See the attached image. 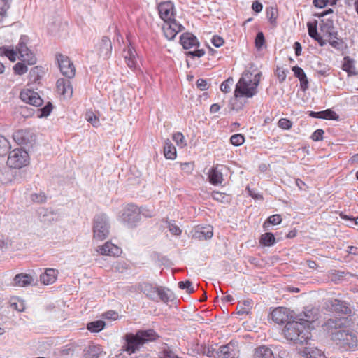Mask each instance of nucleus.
Returning <instances> with one entry per match:
<instances>
[{"mask_svg":"<svg viewBox=\"0 0 358 358\" xmlns=\"http://www.w3.org/2000/svg\"><path fill=\"white\" fill-rule=\"evenodd\" d=\"M196 86L201 90H206L208 88V84L204 79H198L196 81Z\"/></svg>","mask_w":358,"mask_h":358,"instance_id":"0e129e2a","label":"nucleus"},{"mask_svg":"<svg viewBox=\"0 0 358 358\" xmlns=\"http://www.w3.org/2000/svg\"><path fill=\"white\" fill-rule=\"evenodd\" d=\"M271 318L277 324H283L289 320V313L287 308L278 307L271 313Z\"/></svg>","mask_w":358,"mask_h":358,"instance_id":"f3484780","label":"nucleus"},{"mask_svg":"<svg viewBox=\"0 0 358 358\" xmlns=\"http://www.w3.org/2000/svg\"><path fill=\"white\" fill-rule=\"evenodd\" d=\"M278 125L282 129L288 130L292 128V122L287 118H281L279 120Z\"/></svg>","mask_w":358,"mask_h":358,"instance_id":"603ef678","label":"nucleus"},{"mask_svg":"<svg viewBox=\"0 0 358 358\" xmlns=\"http://www.w3.org/2000/svg\"><path fill=\"white\" fill-rule=\"evenodd\" d=\"M17 51L12 47L3 46L0 48V55L7 57L10 62H15L17 58Z\"/></svg>","mask_w":358,"mask_h":358,"instance_id":"2f4dec72","label":"nucleus"},{"mask_svg":"<svg viewBox=\"0 0 358 358\" xmlns=\"http://www.w3.org/2000/svg\"><path fill=\"white\" fill-rule=\"evenodd\" d=\"M128 268V266L124 262H117L115 265V269L119 272H123Z\"/></svg>","mask_w":358,"mask_h":358,"instance_id":"680f3d73","label":"nucleus"},{"mask_svg":"<svg viewBox=\"0 0 358 358\" xmlns=\"http://www.w3.org/2000/svg\"><path fill=\"white\" fill-rule=\"evenodd\" d=\"M159 335L153 329L138 330L135 334L127 333L124 335L125 343L122 350L129 355L135 353L146 343L154 341Z\"/></svg>","mask_w":358,"mask_h":358,"instance_id":"7ed1b4c3","label":"nucleus"},{"mask_svg":"<svg viewBox=\"0 0 358 358\" xmlns=\"http://www.w3.org/2000/svg\"><path fill=\"white\" fill-rule=\"evenodd\" d=\"M292 71L294 72V76L299 79L306 75L304 71L298 66H293Z\"/></svg>","mask_w":358,"mask_h":358,"instance_id":"e2e57ef3","label":"nucleus"},{"mask_svg":"<svg viewBox=\"0 0 358 358\" xmlns=\"http://www.w3.org/2000/svg\"><path fill=\"white\" fill-rule=\"evenodd\" d=\"M158 11L164 22L175 19V8L173 3L171 1L160 3L158 6Z\"/></svg>","mask_w":358,"mask_h":358,"instance_id":"ddd939ff","label":"nucleus"},{"mask_svg":"<svg viewBox=\"0 0 358 358\" xmlns=\"http://www.w3.org/2000/svg\"><path fill=\"white\" fill-rule=\"evenodd\" d=\"M324 131L322 129L315 130L311 135V139L314 141H322L324 137Z\"/></svg>","mask_w":358,"mask_h":358,"instance_id":"6e6d98bb","label":"nucleus"},{"mask_svg":"<svg viewBox=\"0 0 358 358\" xmlns=\"http://www.w3.org/2000/svg\"><path fill=\"white\" fill-rule=\"evenodd\" d=\"M178 287L181 289H186V292L188 294H192L194 292V287L192 286V282L189 280L187 281H180L178 282Z\"/></svg>","mask_w":358,"mask_h":358,"instance_id":"3c124183","label":"nucleus"},{"mask_svg":"<svg viewBox=\"0 0 358 358\" xmlns=\"http://www.w3.org/2000/svg\"><path fill=\"white\" fill-rule=\"evenodd\" d=\"M255 46L260 49L265 43V38L262 32H258L255 38Z\"/></svg>","mask_w":358,"mask_h":358,"instance_id":"5fc2aeb1","label":"nucleus"},{"mask_svg":"<svg viewBox=\"0 0 358 358\" xmlns=\"http://www.w3.org/2000/svg\"><path fill=\"white\" fill-rule=\"evenodd\" d=\"M333 340L345 350L355 349L358 346L357 336L351 330L337 331L333 334Z\"/></svg>","mask_w":358,"mask_h":358,"instance_id":"20e7f679","label":"nucleus"},{"mask_svg":"<svg viewBox=\"0 0 358 358\" xmlns=\"http://www.w3.org/2000/svg\"><path fill=\"white\" fill-rule=\"evenodd\" d=\"M253 305V301L251 299L244 300L243 302H239L237 306V313L238 315L248 314Z\"/></svg>","mask_w":358,"mask_h":358,"instance_id":"473e14b6","label":"nucleus"},{"mask_svg":"<svg viewBox=\"0 0 358 358\" xmlns=\"http://www.w3.org/2000/svg\"><path fill=\"white\" fill-rule=\"evenodd\" d=\"M254 358H275L273 350L268 346L260 345L254 350Z\"/></svg>","mask_w":358,"mask_h":358,"instance_id":"bb28decb","label":"nucleus"},{"mask_svg":"<svg viewBox=\"0 0 358 358\" xmlns=\"http://www.w3.org/2000/svg\"><path fill=\"white\" fill-rule=\"evenodd\" d=\"M47 196L44 192L35 193L31 195V200L34 203H43L46 201Z\"/></svg>","mask_w":358,"mask_h":358,"instance_id":"de8ad7c7","label":"nucleus"},{"mask_svg":"<svg viewBox=\"0 0 358 358\" xmlns=\"http://www.w3.org/2000/svg\"><path fill=\"white\" fill-rule=\"evenodd\" d=\"M164 155L167 159L173 160L177 157L176 148L169 139L165 141Z\"/></svg>","mask_w":358,"mask_h":358,"instance_id":"c85d7f7f","label":"nucleus"},{"mask_svg":"<svg viewBox=\"0 0 358 358\" xmlns=\"http://www.w3.org/2000/svg\"><path fill=\"white\" fill-rule=\"evenodd\" d=\"M20 98L23 102L36 107L41 106L43 102L38 92L29 88L22 90Z\"/></svg>","mask_w":358,"mask_h":358,"instance_id":"9d476101","label":"nucleus"},{"mask_svg":"<svg viewBox=\"0 0 358 358\" xmlns=\"http://www.w3.org/2000/svg\"><path fill=\"white\" fill-rule=\"evenodd\" d=\"M109 234V225L105 215L95 217L93 224V238L97 241L105 240Z\"/></svg>","mask_w":358,"mask_h":358,"instance_id":"423d86ee","label":"nucleus"},{"mask_svg":"<svg viewBox=\"0 0 358 358\" xmlns=\"http://www.w3.org/2000/svg\"><path fill=\"white\" fill-rule=\"evenodd\" d=\"M52 110V105L50 103H48L46 106H45L43 108L41 109V115L39 117H47L50 115Z\"/></svg>","mask_w":358,"mask_h":358,"instance_id":"13d9d810","label":"nucleus"},{"mask_svg":"<svg viewBox=\"0 0 358 358\" xmlns=\"http://www.w3.org/2000/svg\"><path fill=\"white\" fill-rule=\"evenodd\" d=\"M157 294L159 296L160 300L165 303H168L173 298V294L170 290L162 287L159 288Z\"/></svg>","mask_w":358,"mask_h":358,"instance_id":"58836bf2","label":"nucleus"},{"mask_svg":"<svg viewBox=\"0 0 358 358\" xmlns=\"http://www.w3.org/2000/svg\"><path fill=\"white\" fill-rule=\"evenodd\" d=\"M259 243L263 246H271L275 243V238L271 232L263 234L259 238Z\"/></svg>","mask_w":358,"mask_h":358,"instance_id":"c9c22d12","label":"nucleus"},{"mask_svg":"<svg viewBox=\"0 0 358 358\" xmlns=\"http://www.w3.org/2000/svg\"><path fill=\"white\" fill-rule=\"evenodd\" d=\"M96 252L101 255L119 257L121 255L122 250L111 241H107L103 245L99 246L96 248Z\"/></svg>","mask_w":358,"mask_h":358,"instance_id":"4468645a","label":"nucleus"},{"mask_svg":"<svg viewBox=\"0 0 358 358\" xmlns=\"http://www.w3.org/2000/svg\"><path fill=\"white\" fill-rule=\"evenodd\" d=\"M172 138L176 145L180 148H183L187 145L185 138L181 132L178 131L174 133L173 134Z\"/></svg>","mask_w":358,"mask_h":358,"instance_id":"a19ab883","label":"nucleus"},{"mask_svg":"<svg viewBox=\"0 0 358 358\" xmlns=\"http://www.w3.org/2000/svg\"><path fill=\"white\" fill-rule=\"evenodd\" d=\"M301 354L303 358H327L322 350L310 345L305 347Z\"/></svg>","mask_w":358,"mask_h":358,"instance_id":"6ab92c4d","label":"nucleus"},{"mask_svg":"<svg viewBox=\"0 0 358 358\" xmlns=\"http://www.w3.org/2000/svg\"><path fill=\"white\" fill-rule=\"evenodd\" d=\"M43 74V70L39 66L33 67L29 73V82L31 83H36L38 82Z\"/></svg>","mask_w":358,"mask_h":358,"instance_id":"f704fd0d","label":"nucleus"},{"mask_svg":"<svg viewBox=\"0 0 358 358\" xmlns=\"http://www.w3.org/2000/svg\"><path fill=\"white\" fill-rule=\"evenodd\" d=\"M312 323L307 320L287 322L283 329L285 338L295 344H307L311 339Z\"/></svg>","mask_w":358,"mask_h":358,"instance_id":"f257e3e1","label":"nucleus"},{"mask_svg":"<svg viewBox=\"0 0 358 358\" xmlns=\"http://www.w3.org/2000/svg\"><path fill=\"white\" fill-rule=\"evenodd\" d=\"M211 42L213 45L217 48L221 47L224 44V39L219 36H213Z\"/></svg>","mask_w":358,"mask_h":358,"instance_id":"bf43d9fd","label":"nucleus"},{"mask_svg":"<svg viewBox=\"0 0 358 358\" xmlns=\"http://www.w3.org/2000/svg\"><path fill=\"white\" fill-rule=\"evenodd\" d=\"M309 115L314 118H318V119H324V120H339V115L336 113L334 110L331 109H327L325 110L319 111V112H314L310 111L309 113Z\"/></svg>","mask_w":358,"mask_h":358,"instance_id":"5701e85b","label":"nucleus"},{"mask_svg":"<svg viewBox=\"0 0 358 358\" xmlns=\"http://www.w3.org/2000/svg\"><path fill=\"white\" fill-rule=\"evenodd\" d=\"M266 14L269 22L272 25L275 26L278 17V9L273 6L267 7L266 9Z\"/></svg>","mask_w":358,"mask_h":358,"instance_id":"e433bc0d","label":"nucleus"},{"mask_svg":"<svg viewBox=\"0 0 358 358\" xmlns=\"http://www.w3.org/2000/svg\"><path fill=\"white\" fill-rule=\"evenodd\" d=\"M238 351L232 345L228 344L222 345L216 351L217 358H237L238 357Z\"/></svg>","mask_w":358,"mask_h":358,"instance_id":"a211bd4d","label":"nucleus"},{"mask_svg":"<svg viewBox=\"0 0 358 358\" xmlns=\"http://www.w3.org/2000/svg\"><path fill=\"white\" fill-rule=\"evenodd\" d=\"M124 59L127 66L130 69H135L136 68L137 61L136 59V54L131 48H129L125 51Z\"/></svg>","mask_w":358,"mask_h":358,"instance_id":"72a5a7b5","label":"nucleus"},{"mask_svg":"<svg viewBox=\"0 0 358 358\" xmlns=\"http://www.w3.org/2000/svg\"><path fill=\"white\" fill-rule=\"evenodd\" d=\"M74 351L73 347L71 345H66L61 351V354L63 355H69L72 354Z\"/></svg>","mask_w":358,"mask_h":358,"instance_id":"774afa93","label":"nucleus"},{"mask_svg":"<svg viewBox=\"0 0 358 358\" xmlns=\"http://www.w3.org/2000/svg\"><path fill=\"white\" fill-rule=\"evenodd\" d=\"M29 162V156L27 152L22 149H14L8 155L7 165L13 169H21Z\"/></svg>","mask_w":358,"mask_h":358,"instance_id":"39448f33","label":"nucleus"},{"mask_svg":"<svg viewBox=\"0 0 358 358\" xmlns=\"http://www.w3.org/2000/svg\"><path fill=\"white\" fill-rule=\"evenodd\" d=\"M230 142L234 146H240L245 142V137L241 134H234L230 138Z\"/></svg>","mask_w":358,"mask_h":358,"instance_id":"49530a36","label":"nucleus"},{"mask_svg":"<svg viewBox=\"0 0 358 358\" xmlns=\"http://www.w3.org/2000/svg\"><path fill=\"white\" fill-rule=\"evenodd\" d=\"M289 73L288 69L283 68L282 66H277L275 70V76H277L280 83H282L285 80L287 74Z\"/></svg>","mask_w":358,"mask_h":358,"instance_id":"a18cd8bd","label":"nucleus"},{"mask_svg":"<svg viewBox=\"0 0 358 358\" xmlns=\"http://www.w3.org/2000/svg\"><path fill=\"white\" fill-rule=\"evenodd\" d=\"M85 117L87 122H90L94 127H98L100 125L99 117L92 111L87 112Z\"/></svg>","mask_w":358,"mask_h":358,"instance_id":"c03bdc74","label":"nucleus"},{"mask_svg":"<svg viewBox=\"0 0 358 358\" xmlns=\"http://www.w3.org/2000/svg\"><path fill=\"white\" fill-rule=\"evenodd\" d=\"M209 182L213 185L221 184L224 179L223 175L220 171L218 170L217 166H213L208 173Z\"/></svg>","mask_w":358,"mask_h":358,"instance_id":"a878e982","label":"nucleus"},{"mask_svg":"<svg viewBox=\"0 0 358 358\" xmlns=\"http://www.w3.org/2000/svg\"><path fill=\"white\" fill-rule=\"evenodd\" d=\"M282 222V217L280 215L275 214L270 216L266 222L263 224V227L264 229L268 228V224H279Z\"/></svg>","mask_w":358,"mask_h":358,"instance_id":"79ce46f5","label":"nucleus"},{"mask_svg":"<svg viewBox=\"0 0 358 358\" xmlns=\"http://www.w3.org/2000/svg\"><path fill=\"white\" fill-rule=\"evenodd\" d=\"M317 24L316 20L307 23L308 34L312 38L317 41L320 46H324L326 44V41H324L323 38L317 33Z\"/></svg>","mask_w":358,"mask_h":358,"instance_id":"b1692460","label":"nucleus"},{"mask_svg":"<svg viewBox=\"0 0 358 358\" xmlns=\"http://www.w3.org/2000/svg\"><path fill=\"white\" fill-rule=\"evenodd\" d=\"M17 51L19 59L27 63L29 65H34L36 63L37 59L35 55L28 48L22 38L17 45Z\"/></svg>","mask_w":358,"mask_h":358,"instance_id":"1a4fd4ad","label":"nucleus"},{"mask_svg":"<svg viewBox=\"0 0 358 358\" xmlns=\"http://www.w3.org/2000/svg\"><path fill=\"white\" fill-rule=\"evenodd\" d=\"M180 166L181 169L185 171L186 173L191 174L194 167V163L193 162L180 163Z\"/></svg>","mask_w":358,"mask_h":358,"instance_id":"864d4df0","label":"nucleus"},{"mask_svg":"<svg viewBox=\"0 0 358 358\" xmlns=\"http://www.w3.org/2000/svg\"><path fill=\"white\" fill-rule=\"evenodd\" d=\"M102 46L106 49V50H111L112 49V44L111 41L109 38L108 37H103L101 40Z\"/></svg>","mask_w":358,"mask_h":358,"instance_id":"69168bd1","label":"nucleus"},{"mask_svg":"<svg viewBox=\"0 0 358 358\" xmlns=\"http://www.w3.org/2000/svg\"><path fill=\"white\" fill-rule=\"evenodd\" d=\"M328 307L334 312L348 314L350 310L345 304L338 299H332L329 301Z\"/></svg>","mask_w":358,"mask_h":358,"instance_id":"393cba45","label":"nucleus"},{"mask_svg":"<svg viewBox=\"0 0 358 358\" xmlns=\"http://www.w3.org/2000/svg\"><path fill=\"white\" fill-rule=\"evenodd\" d=\"M233 83L234 79L231 77H229L222 83L220 85V90L224 93L229 92Z\"/></svg>","mask_w":358,"mask_h":358,"instance_id":"09e8293b","label":"nucleus"},{"mask_svg":"<svg viewBox=\"0 0 358 358\" xmlns=\"http://www.w3.org/2000/svg\"><path fill=\"white\" fill-rule=\"evenodd\" d=\"M32 282V276L26 273L17 274L13 279V285L19 287H26L31 285Z\"/></svg>","mask_w":358,"mask_h":358,"instance_id":"cd10ccee","label":"nucleus"},{"mask_svg":"<svg viewBox=\"0 0 358 358\" xmlns=\"http://www.w3.org/2000/svg\"><path fill=\"white\" fill-rule=\"evenodd\" d=\"M252 8L255 12L260 13L263 9V6L259 1H255L252 4Z\"/></svg>","mask_w":358,"mask_h":358,"instance_id":"338daca9","label":"nucleus"},{"mask_svg":"<svg viewBox=\"0 0 358 358\" xmlns=\"http://www.w3.org/2000/svg\"><path fill=\"white\" fill-rule=\"evenodd\" d=\"M57 91L64 98H70L73 94V87L69 80L60 78L56 83Z\"/></svg>","mask_w":358,"mask_h":358,"instance_id":"dca6fc26","label":"nucleus"},{"mask_svg":"<svg viewBox=\"0 0 358 358\" xmlns=\"http://www.w3.org/2000/svg\"><path fill=\"white\" fill-rule=\"evenodd\" d=\"M205 55V51L202 49H197L193 51H189L187 52V55L192 57H201Z\"/></svg>","mask_w":358,"mask_h":358,"instance_id":"052dcab7","label":"nucleus"},{"mask_svg":"<svg viewBox=\"0 0 358 358\" xmlns=\"http://www.w3.org/2000/svg\"><path fill=\"white\" fill-rule=\"evenodd\" d=\"M159 288V287H154L151 284L146 283L143 287V293L145 294L148 298L153 299L154 296L157 293Z\"/></svg>","mask_w":358,"mask_h":358,"instance_id":"ea45409f","label":"nucleus"},{"mask_svg":"<svg viewBox=\"0 0 358 358\" xmlns=\"http://www.w3.org/2000/svg\"><path fill=\"white\" fill-rule=\"evenodd\" d=\"M56 58L61 73L69 78H73L76 74V68L69 57L62 54H57Z\"/></svg>","mask_w":358,"mask_h":358,"instance_id":"0eeeda50","label":"nucleus"},{"mask_svg":"<svg viewBox=\"0 0 358 358\" xmlns=\"http://www.w3.org/2000/svg\"><path fill=\"white\" fill-rule=\"evenodd\" d=\"M213 235V227L206 226L196 228L194 232L193 237L200 241H204L211 238Z\"/></svg>","mask_w":358,"mask_h":358,"instance_id":"412c9836","label":"nucleus"},{"mask_svg":"<svg viewBox=\"0 0 358 358\" xmlns=\"http://www.w3.org/2000/svg\"><path fill=\"white\" fill-rule=\"evenodd\" d=\"M184 29L182 25L176 21V19L164 22L162 30L165 37L171 41Z\"/></svg>","mask_w":358,"mask_h":358,"instance_id":"9b49d317","label":"nucleus"},{"mask_svg":"<svg viewBox=\"0 0 358 358\" xmlns=\"http://www.w3.org/2000/svg\"><path fill=\"white\" fill-rule=\"evenodd\" d=\"M103 352L102 348L99 345H93L89 346L84 354V358H99Z\"/></svg>","mask_w":358,"mask_h":358,"instance_id":"c756f323","label":"nucleus"},{"mask_svg":"<svg viewBox=\"0 0 358 358\" xmlns=\"http://www.w3.org/2000/svg\"><path fill=\"white\" fill-rule=\"evenodd\" d=\"M14 141L19 145H25L35 141L34 133L28 129L16 131L13 135Z\"/></svg>","mask_w":358,"mask_h":358,"instance_id":"f8f14e48","label":"nucleus"},{"mask_svg":"<svg viewBox=\"0 0 358 358\" xmlns=\"http://www.w3.org/2000/svg\"><path fill=\"white\" fill-rule=\"evenodd\" d=\"M10 148L9 141L4 136L0 135V156L6 155Z\"/></svg>","mask_w":358,"mask_h":358,"instance_id":"37998d69","label":"nucleus"},{"mask_svg":"<svg viewBox=\"0 0 358 358\" xmlns=\"http://www.w3.org/2000/svg\"><path fill=\"white\" fill-rule=\"evenodd\" d=\"M106 326V323L103 320H96L87 324V329L93 333H98L103 330Z\"/></svg>","mask_w":358,"mask_h":358,"instance_id":"4c0bfd02","label":"nucleus"},{"mask_svg":"<svg viewBox=\"0 0 358 358\" xmlns=\"http://www.w3.org/2000/svg\"><path fill=\"white\" fill-rule=\"evenodd\" d=\"M342 69L346 71L349 76L357 75V72L354 65V61L349 57H345L342 64Z\"/></svg>","mask_w":358,"mask_h":358,"instance_id":"7c9ffc66","label":"nucleus"},{"mask_svg":"<svg viewBox=\"0 0 358 358\" xmlns=\"http://www.w3.org/2000/svg\"><path fill=\"white\" fill-rule=\"evenodd\" d=\"M347 317H336L335 319H329L324 324V327L326 330L337 329L345 327L349 323Z\"/></svg>","mask_w":358,"mask_h":358,"instance_id":"4be33fe9","label":"nucleus"},{"mask_svg":"<svg viewBox=\"0 0 358 358\" xmlns=\"http://www.w3.org/2000/svg\"><path fill=\"white\" fill-rule=\"evenodd\" d=\"M180 43L185 50H189L199 46V42L197 38L189 32L183 33L180 36Z\"/></svg>","mask_w":358,"mask_h":358,"instance_id":"2eb2a0df","label":"nucleus"},{"mask_svg":"<svg viewBox=\"0 0 358 358\" xmlns=\"http://www.w3.org/2000/svg\"><path fill=\"white\" fill-rule=\"evenodd\" d=\"M14 73L17 75H23L27 71V66L22 62H17L13 66Z\"/></svg>","mask_w":358,"mask_h":358,"instance_id":"8fccbe9b","label":"nucleus"},{"mask_svg":"<svg viewBox=\"0 0 358 358\" xmlns=\"http://www.w3.org/2000/svg\"><path fill=\"white\" fill-rule=\"evenodd\" d=\"M262 73L252 72L246 70L237 82L234 96L236 99L238 98H252L258 93V86L260 83Z\"/></svg>","mask_w":358,"mask_h":358,"instance_id":"f03ea898","label":"nucleus"},{"mask_svg":"<svg viewBox=\"0 0 358 358\" xmlns=\"http://www.w3.org/2000/svg\"><path fill=\"white\" fill-rule=\"evenodd\" d=\"M59 272L55 268H46L40 275L41 282L45 285L53 284L57 279Z\"/></svg>","mask_w":358,"mask_h":358,"instance_id":"aec40b11","label":"nucleus"},{"mask_svg":"<svg viewBox=\"0 0 358 358\" xmlns=\"http://www.w3.org/2000/svg\"><path fill=\"white\" fill-rule=\"evenodd\" d=\"M105 319L117 320L119 318V315L114 310H108L103 314Z\"/></svg>","mask_w":358,"mask_h":358,"instance_id":"4d7b16f0","label":"nucleus"},{"mask_svg":"<svg viewBox=\"0 0 358 358\" xmlns=\"http://www.w3.org/2000/svg\"><path fill=\"white\" fill-rule=\"evenodd\" d=\"M324 41L329 43L333 48H340L342 41L337 37V32L332 26L324 24L320 27Z\"/></svg>","mask_w":358,"mask_h":358,"instance_id":"6e6552de","label":"nucleus"}]
</instances>
